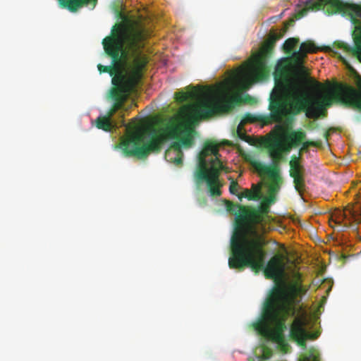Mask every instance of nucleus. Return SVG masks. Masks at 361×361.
Wrapping results in <instances>:
<instances>
[{
  "instance_id": "obj_1",
  "label": "nucleus",
  "mask_w": 361,
  "mask_h": 361,
  "mask_svg": "<svg viewBox=\"0 0 361 361\" xmlns=\"http://www.w3.org/2000/svg\"><path fill=\"white\" fill-rule=\"evenodd\" d=\"M145 37V32L140 27L118 25L114 27L112 35L102 41L111 63L98 64V71L100 73H109L112 77L113 85L120 86L124 92L133 90L142 79V70L147 64L141 55Z\"/></svg>"
},
{
  "instance_id": "obj_2",
  "label": "nucleus",
  "mask_w": 361,
  "mask_h": 361,
  "mask_svg": "<svg viewBox=\"0 0 361 361\" xmlns=\"http://www.w3.org/2000/svg\"><path fill=\"white\" fill-rule=\"evenodd\" d=\"M197 134L192 126L180 121L176 116H171L164 126L159 130V134L153 135L147 143L142 145L144 133L137 130L122 140L121 146H116L115 148L121 147L126 157L143 159L151 152L159 151L161 145L169 140H174L165 152V159L170 163L180 166L183 157L182 149H190L194 146Z\"/></svg>"
},
{
  "instance_id": "obj_3",
  "label": "nucleus",
  "mask_w": 361,
  "mask_h": 361,
  "mask_svg": "<svg viewBox=\"0 0 361 361\" xmlns=\"http://www.w3.org/2000/svg\"><path fill=\"white\" fill-rule=\"evenodd\" d=\"M294 300L285 288L275 287L264 302L260 317L252 323L258 334L276 343L285 353L291 348L284 334L287 330L286 322L288 317H295L298 312Z\"/></svg>"
},
{
  "instance_id": "obj_4",
  "label": "nucleus",
  "mask_w": 361,
  "mask_h": 361,
  "mask_svg": "<svg viewBox=\"0 0 361 361\" xmlns=\"http://www.w3.org/2000/svg\"><path fill=\"white\" fill-rule=\"evenodd\" d=\"M267 243L264 238L243 240L235 243L233 256L228 259V266L231 269L243 270L250 267L255 273L263 271L264 275L268 279H277L285 271V264L282 255L273 256L266 264V251L264 247Z\"/></svg>"
},
{
  "instance_id": "obj_5",
  "label": "nucleus",
  "mask_w": 361,
  "mask_h": 361,
  "mask_svg": "<svg viewBox=\"0 0 361 361\" xmlns=\"http://www.w3.org/2000/svg\"><path fill=\"white\" fill-rule=\"evenodd\" d=\"M293 101L288 104L280 95L281 92L271 97L269 109L271 119L276 123H281L283 120L289 124L294 121V116L302 111H305L306 116L310 118H317L323 111V104L317 102V104L310 103L309 99L302 93L301 88L298 85H291L289 87Z\"/></svg>"
},
{
  "instance_id": "obj_6",
  "label": "nucleus",
  "mask_w": 361,
  "mask_h": 361,
  "mask_svg": "<svg viewBox=\"0 0 361 361\" xmlns=\"http://www.w3.org/2000/svg\"><path fill=\"white\" fill-rule=\"evenodd\" d=\"M219 156V145L214 141H206L198 154V164L194 174L196 185L200 186L205 182L212 197L221 195L223 183L219 176L224 166Z\"/></svg>"
},
{
  "instance_id": "obj_7",
  "label": "nucleus",
  "mask_w": 361,
  "mask_h": 361,
  "mask_svg": "<svg viewBox=\"0 0 361 361\" xmlns=\"http://www.w3.org/2000/svg\"><path fill=\"white\" fill-rule=\"evenodd\" d=\"M191 90L179 91L175 93L177 102L183 103L188 100L204 97L197 104L189 105L190 116L193 119H207L222 112L228 111L233 106V101L224 96L206 94L202 88L197 90L195 87L189 86Z\"/></svg>"
},
{
  "instance_id": "obj_8",
  "label": "nucleus",
  "mask_w": 361,
  "mask_h": 361,
  "mask_svg": "<svg viewBox=\"0 0 361 361\" xmlns=\"http://www.w3.org/2000/svg\"><path fill=\"white\" fill-rule=\"evenodd\" d=\"M320 9L328 14L341 13L348 17L355 26L353 38L358 36L357 28L361 27V5L344 3L341 0H308L305 7L299 11V18L305 16L309 11Z\"/></svg>"
},
{
  "instance_id": "obj_9",
  "label": "nucleus",
  "mask_w": 361,
  "mask_h": 361,
  "mask_svg": "<svg viewBox=\"0 0 361 361\" xmlns=\"http://www.w3.org/2000/svg\"><path fill=\"white\" fill-rule=\"evenodd\" d=\"M257 212H252L245 206L241 205L240 210L235 215V231L231 240V256H233V247L235 243L243 240V238L247 240H254L257 238H263L256 231H253L254 235L249 237L247 235V230L252 228V226L257 224L255 219H257Z\"/></svg>"
},
{
  "instance_id": "obj_10",
  "label": "nucleus",
  "mask_w": 361,
  "mask_h": 361,
  "mask_svg": "<svg viewBox=\"0 0 361 361\" xmlns=\"http://www.w3.org/2000/svg\"><path fill=\"white\" fill-rule=\"evenodd\" d=\"M359 90L351 85L337 82L330 90V100L345 107L361 111V80L358 82Z\"/></svg>"
},
{
  "instance_id": "obj_11",
  "label": "nucleus",
  "mask_w": 361,
  "mask_h": 361,
  "mask_svg": "<svg viewBox=\"0 0 361 361\" xmlns=\"http://www.w3.org/2000/svg\"><path fill=\"white\" fill-rule=\"evenodd\" d=\"M307 319L305 313L296 317L290 327L289 337L295 341L303 349L306 348L307 339H316L318 337L317 333H310L306 329Z\"/></svg>"
},
{
  "instance_id": "obj_12",
  "label": "nucleus",
  "mask_w": 361,
  "mask_h": 361,
  "mask_svg": "<svg viewBox=\"0 0 361 361\" xmlns=\"http://www.w3.org/2000/svg\"><path fill=\"white\" fill-rule=\"evenodd\" d=\"M276 37L272 40L267 41L261 47L260 51L255 56L252 71L257 78H264L269 75L270 68L267 59L271 54Z\"/></svg>"
},
{
  "instance_id": "obj_13",
  "label": "nucleus",
  "mask_w": 361,
  "mask_h": 361,
  "mask_svg": "<svg viewBox=\"0 0 361 361\" xmlns=\"http://www.w3.org/2000/svg\"><path fill=\"white\" fill-rule=\"evenodd\" d=\"M299 43V39L291 37L286 39L283 44V49L286 54H292L293 57L298 62L302 63L303 59L308 53H315L318 51V47L312 41H306L300 44L298 51H293V49Z\"/></svg>"
},
{
  "instance_id": "obj_14",
  "label": "nucleus",
  "mask_w": 361,
  "mask_h": 361,
  "mask_svg": "<svg viewBox=\"0 0 361 361\" xmlns=\"http://www.w3.org/2000/svg\"><path fill=\"white\" fill-rule=\"evenodd\" d=\"M251 166L260 174L267 175L271 179L270 190L272 192H276L279 190L281 185L283 183L280 175V169L276 166H267L262 162L252 160L250 161Z\"/></svg>"
},
{
  "instance_id": "obj_15",
  "label": "nucleus",
  "mask_w": 361,
  "mask_h": 361,
  "mask_svg": "<svg viewBox=\"0 0 361 361\" xmlns=\"http://www.w3.org/2000/svg\"><path fill=\"white\" fill-rule=\"evenodd\" d=\"M357 30L359 35L354 38L353 47L343 42H338L337 44L338 48L343 49L346 54L355 56L361 62V27L359 26Z\"/></svg>"
},
{
  "instance_id": "obj_16",
  "label": "nucleus",
  "mask_w": 361,
  "mask_h": 361,
  "mask_svg": "<svg viewBox=\"0 0 361 361\" xmlns=\"http://www.w3.org/2000/svg\"><path fill=\"white\" fill-rule=\"evenodd\" d=\"M289 149H285L284 145L279 138H276L269 146V156L274 160L272 166H279V162L283 159V152Z\"/></svg>"
},
{
  "instance_id": "obj_17",
  "label": "nucleus",
  "mask_w": 361,
  "mask_h": 361,
  "mask_svg": "<svg viewBox=\"0 0 361 361\" xmlns=\"http://www.w3.org/2000/svg\"><path fill=\"white\" fill-rule=\"evenodd\" d=\"M130 92H124L120 86L115 87L111 92V97L115 100L113 107L108 112V115L111 118L116 112L122 108L125 96Z\"/></svg>"
},
{
  "instance_id": "obj_18",
  "label": "nucleus",
  "mask_w": 361,
  "mask_h": 361,
  "mask_svg": "<svg viewBox=\"0 0 361 361\" xmlns=\"http://www.w3.org/2000/svg\"><path fill=\"white\" fill-rule=\"evenodd\" d=\"M305 138L306 133L301 129L296 131H292L287 136V140H288L290 145L288 149L292 147H297L300 145Z\"/></svg>"
},
{
  "instance_id": "obj_19",
  "label": "nucleus",
  "mask_w": 361,
  "mask_h": 361,
  "mask_svg": "<svg viewBox=\"0 0 361 361\" xmlns=\"http://www.w3.org/2000/svg\"><path fill=\"white\" fill-rule=\"evenodd\" d=\"M96 126L99 129L110 131L114 127L111 118L107 114L105 116H99L96 120Z\"/></svg>"
},
{
  "instance_id": "obj_20",
  "label": "nucleus",
  "mask_w": 361,
  "mask_h": 361,
  "mask_svg": "<svg viewBox=\"0 0 361 361\" xmlns=\"http://www.w3.org/2000/svg\"><path fill=\"white\" fill-rule=\"evenodd\" d=\"M290 176L294 177L303 173V167L300 165L298 159L296 157H292L290 161Z\"/></svg>"
},
{
  "instance_id": "obj_21",
  "label": "nucleus",
  "mask_w": 361,
  "mask_h": 361,
  "mask_svg": "<svg viewBox=\"0 0 361 361\" xmlns=\"http://www.w3.org/2000/svg\"><path fill=\"white\" fill-rule=\"evenodd\" d=\"M298 361H319V353L314 348H311L300 356Z\"/></svg>"
},
{
  "instance_id": "obj_22",
  "label": "nucleus",
  "mask_w": 361,
  "mask_h": 361,
  "mask_svg": "<svg viewBox=\"0 0 361 361\" xmlns=\"http://www.w3.org/2000/svg\"><path fill=\"white\" fill-rule=\"evenodd\" d=\"M268 118L266 117V116H256V115H253L250 113H246L241 121L240 122L239 124H242L243 126H244L245 124L246 123H254L255 121H264L266 122V119H267Z\"/></svg>"
},
{
  "instance_id": "obj_23",
  "label": "nucleus",
  "mask_w": 361,
  "mask_h": 361,
  "mask_svg": "<svg viewBox=\"0 0 361 361\" xmlns=\"http://www.w3.org/2000/svg\"><path fill=\"white\" fill-rule=\"evenodd\" d=\"M238 197L240 200H242L243 197H245L248 200H257L259 199V187L256 188L255 192H252L249 189H245L242 193L238 195Z\"/></svg>"
},
{
  "instance_id": "obj_24",
  "label": "nucleus",
  "mask_w": 361,
  "mask_h": 361,
  "mask_svg": "<svg viewBox=\"0 0 361 361\" xmlns=\"http://www.w3.org/2000/svg\"><path fill=\"white\" fill-rule=\"evenodd\" d=\"M252 212H257L258 213V219H255V223L257 224H262L264 219L265 217L268 215V213L269 212V208L267 204H262L260 207L258 209H253Z\"/></svg>"
},
{
  "instance_id": "obj_25",
  "label": "nucleus",
  "mask_w": 361,
  "mask_h": 361,
  "mask_svg": "<svg viewBox=\"0 0 361 361\" xmlns=\"http://www.w3.org/2000/svg\"><path fill=\"white\" fill-rule=\"evenodd\" d=\"M259 351L260 355L258 356L259 361H264L269 359L273 354V350L264 344L262 345Z\"/></svg>"
},
{
  "instance_id": "obj_26",
  "label": "nucleus",
  "mask_w": 361,
  "mask_h": 361,
  "mask_svg": "<svg viewBox=\"0 0 361 361\" xmlns=\"http://www.w3.org/2000/svg\"><path fill=\"white\" fill-rule=\"evenodd\" d=\"M243 126H243L242 124H238V126L237 127V130H236L237 135L240 140L252 145V138L250 136L247 135L245 133Z\"/></svg>"
},
{
  "instance_id": "obj_27",
  "label": "nucleus",
  "mask_w": 361,
  "mask_h": 361,
  "mask_svg": "<svg viewBox=\"0 0 361 361\" xmlns=\"http://www.w3.org/2000/svg\"><path fill=\"white\" fill-rule=\"evenodd\" d=\"M292 178H293L295 190L300 192L305 187V178L303 173Z\"/></svg>"
},
{
  "instance_id": "obj_28",
  "label": "nucleus",
  "mask_w": 361,
  "mask_h": 361,
  "mask_svg": "<svg viewBox=\"0 0 361 361\" xmlns=\"http://www.w3.org/2000/svg\"><path fill=\"white\" fill-rule=\"evenodd\" d=\"M225 203H226V210L229 213L234 214V215H236V214L240 210V207H241L240 204H235L229 200H226L225 202Z\"/></svg>"
},
{
  "instance_id": "obj_29",
  "label": "nucleus",
  "mask_w": 361,
  "mask_h": 361,
  "mask_svg": "<svg viewBox=\"0 0 361 361\" xmlns=\"http://www.w3.org/2000/svg\"><path fill=\"white\" fill-rule=\"evenodd\" d=\"M238 188V183L235 180H232L229 186V191L231 194L236 195L238 196V194L237 193V192Z\"/></svg>"
},
{
  "instance_id": "obj_30",
  "label": "nucleus",
  "mask_w": 361,
  "mask_h": 361,
  "mask_svg": "<svg viewBox=\"0 0 361 361\" xmlns=\"http://www.w3.org/2000/svg\"><path fill=\"white\" fill-rule=\"evenodd\" d=\"M302 144V148L301 149L302 150H306L307 149V148L309 147H317L318 146V144L314 142V141H312V140H309V141H305V142H303L301 143Z\"/></svg>"
},
{
  "instance_id": "obj_31",
  "label": "nucleus",
  "mask_w": 361,
  "mask_h": 361,
  "mask_svg": "<svg viewBox=\"0 0 361 361\" xmlns=\"http://www.w3.org/2000/svg\"><path fill=\"white\" fill-rule=\"evenodd\" d=\"M302 144V148L301 149L302 150H306L307 149V148L309 147H317L318 146V144L314 142V141H312V140H309V141H305V142H303L301 143Z\"/></svg>"
},
{
  "instance_id": "obj_32",
  "label": "nucleus",
  "mask_w": 361,
  "mask_h": 361,
  "mask_svg": "<svg viewBox=\"0 0 361 361\" xmlns=\"http://www.w3.org/2000/svg\"><path fill=\"white\" fill-rule=\"evenodd\" d=\"M240 99L245 103L254 104L256 102V99L249 94H246L243 97H240Z\"/></svg>"
},
{
  "instance_id": "obj_33",
  "label": "nucleus",
  "mask_w": 361,
  "mask_h": 361,
  "mask_svg": "<svg viewBox=\"0 0 361 361\" xmlns=\"http://www.w3.org/2000/svg\"><path fill=\"white\" fill-rule=\"evenodd\" d=\"M307 80H310L312 83H314L317 87L321 88L322 87V83L313 80V79H307Z\"/></svg>"
},
{
  "instance_id": "obj_34",
  "label": "nucleus",
  "mask_w": 361,
  "mask_h": 361,
  "mask_svg": "<svg viewBox=\"0 0 361 361\" xmlns=\"http://www.w3.org/2000/svg\"><path fill=\"white\" fill-rule=\"evenodd\" d=\"M259 187V194L261 193V185L259 184V185H255V184H252V192H255L256 191V188H258Z\"/></svg>"
},
{
  "instance_id": "obj_35",
  "label": "nucleus",
  "mask_w": 361,
  "mask_h": 361,
  "mask_svg": "<svg viewBox=\"0 0 361 361\" xmlns=\"http://www.w3.org/2000/svg\"><path fill=\"white\" fill-rule=\"evenodd\" d=\"M206 202H207V200L204 197L202 199V200H200V204H201V205L206 204Z\"/></svg>"
},
{
  "instance_id": "obj_36",
  "label": "nucleus",
  "mask_w": 361,
  "mask_h": 361,
  "mask_svg": "<svg viewBox=\"0 0 361 361\" xmlns=\"http://www.w3.org/2000/svg\"><path fill=\"white\" fill-rule=\"evenodd\" d=\"M280 88V92H282L283 90L285 88V85L283 82H281Z\"/></svg>"
},
{
  "instance_id": "obj_37",
  "label": "nucleus",
  "mask_w": 361,
  "mask_h": 361,
  "mask_svg": "<svg viewBox=\"0 0 361 361\" xmlns=\"http://www.w3.org/2000/svg\"><path fill=\"white\" fill-rule=\"evenodd\" d=\"M300 69L305 73V68L304 66H302V65L300 66Z\"/></svg>"
},
{
  "instance_id": "obj_38",
  "label": "nucleus",
  "mask_w": 361,
  "mask_h": 361,
  "mask_svg": "<svg viewBox=\"0 0 361 361\" xmlns=\"http://www.w3.org/2000/svg\"><path fill=\"white\" fill-rule=\"evenodd\" d=\"M269 201V202H274V197H270Z\"/></svg>"
},
{
  "instance_id": "obj_39",
  "label": "nucleus",
  "mask_w": 361,
  "mask_h": 361,
  "mask_svg": "<svg viewBox=\"0 0 361 361\" xmlns=\"http://www.w3.org/2000/svg\"><path fill=\"white\" fill-rule=\"evenodd\" d=\"M339 57L343 61H345L344 59L341 56H340Z\"/></svg>"
},
{
  "instance_id": "obj_40",
  "label": "nucleus",
  "mask_w": 361,
  "mask_h": 361,
  "mask_svg": "<svg viewBox=\"0 0 361 361\" xmlns=\"http://www.w3.org/2000/svg\"><path fill=\"white\" fill-rule=\"evenodd\" d=\"M122 124H123V125H125V122H124V120H123V119H122Z\"/></svg>"
},
{
  "instance_id": "obj_41",
  "label": "nucleus",
  "mask_w": 361,
  "mask_h": 361,
  "mask_svg": "<svg viewBox=\"0 0 361 361\" xmlns=\"http://www.w3.org/2000/svg\"><path fill=\"white\" fill-rule=\"evenodd\" d=\"M251 361V360H250Z\"/></svg>"
}]
</instances>
